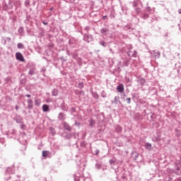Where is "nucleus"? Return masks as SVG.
<instances>
[{
    "label": "nucleus",
    "instance_id": "c756f323",
    "mask_svg": "<svg viewBox=\"0 0 181 181\" xmlns=\"http://www.w3.org/2000/svg\"><path fill=\"white\" fill-rule=\"evenodd\" d=\"M6 173H11V168H8L6 169Z\"/></svg>",
    "mask_w": 181,
    "mask_h": 181
},
{
    "label": "nucleus",
    "instance_id": "72a5a7b5",
    "mask_svg": "<svg viewBox=\"0 0 181 181\" xmlns=\"http://www.w3.org/2000/svg\"><path fill=\"white\" fill-rule=\"evenodd\" d=\"M83 83H79V88H83Z\"/></svg>",
    "mask_w": 181,
    "mask_h": 181
},
{
    "label": "nucleus",
    "instance_id": "ea45409f",
    "mask_svg": "<svg viewBox=\"0 0 181 181\" xmlns=\"http://www.w3.org/2000/svg\"><path fill=\"white\" fill-rule=\"evenodd\" d=\"M27 98H31V95H26Z\"/></svg>",
    "mask_w": 181,
    "mask_h": 181
},
{
    "label": "nucleus",
    "instance_id": "393cba45",
    "mask_svg": "<svg viewBox=\"0 0 181 181\" xmlns=\"http://www.w3.org/2000/svg\"><path fill=\"white\" fill-rule=\"evenodd\" d=\"M95 168L100 170L101 168V164H96Z\"/></svg>",
    "mask_w": 181,
    "mask_h": 181
},
{
    "label": "nucleus",
    "instance_id": "7ed1b4c3",
    "mask_svg": "<svg viewBox=\"0 0 181 181\" xmlns=\"http://www.w3.org/2000/svg\"><path fill=\"white\" fill-rule=\"evenodd\" d=\"M128 55L134 56V57H136V56H137V52H136V51H132V49L130 48L128 52Z\"/></svg>",
    "mask_w": 181,
    "mask_h": 181
},
{
    "label": "nucleus",
    "instance_id": "2f4dec72",
    "mask_svg": "<svg viewBox=\"0 0 181 181\" xmlns=\"http://www.w3.org/2000/svg\"><path fill=\"white\" fill-rule=\"evenodd\" d=\"M117 130L118 132H122V127H120V126H118Z\"/></svg>",
    "mask_w": 181,
    "mask_h": 181
},
{
    "label": "nucleus",
    "instance_id": "6ab92c4d",
    "mask_svg": "<svg viewBox=\"0 0 181 181\" xmlns=\"http://www.w3.org/2000/svg\"><path fill=\"white\" fill-rule=\"evenodd\" d=\"M29 74H35V69L33 68V69H30L29 71Z\"/></svg>",
    "mask_w": 181,
    "mask_h": 181
},
{
    "label": "nucleus",
    "instance_id": "ddd939ff",
    "mask_svg": "<svg viewBox=\"0 0 181 181\" xmlns=\"http://www.w3.org/2000/svg\"><path fill=\"white\" fill-rule=\"evenodd\" d=\"M58 119H59V120H64L65 119L64 115H63V113H59Z\"/></svg>",
    "mask_w": 181,
    "mask_h": 181
},
{
    "label": "nucleus",
    "instance_id": "de8ad7c7",
    "mask_svg": "<svg viewBox=\"0 0 181 181\" xmlns=\"http://www.w3.org/2000/svg\"><path fill=\"white\" fill-rule=\"evenodd\" d=\"M50 9H53V8H52V7H51V8H50Z\"/></svg>",
    "mask_w": 181,
    "mask_h": 181
},
{
    "label": "nucleus",
    "instance_id": "a211bd4d",
    "mask_svg": "<svg viewBox=\"0 0 181 181\" xmlns=\"http://www.w3.org/2000/svg\"><path fill=\"white\" fill-rule=\"evenodd\" d=\"M74 180L75 181H80V177L77 174L75 175Z\"/></svg>",
    "mask_w": 181,
    "mask_h": 181
},
{
    "label": "nucleus",
    "instance_id": "79ce46f5",
    "mask_svg": "<svg viewBox=\"0 0 181 181\" xmlns=\"http://www.w3.org/2000/svg\"><path fill=\"white\" fill-rule=\"evenodd\" d=\"M47 103H49V102H51L50 99H47Z\"/></svg>",
    "mask_w": 181,
    "mask_h": 181
},
{
    "label": "nucleus",
    "instance_id": "c9c22d12",
    "mask_svg": "<svg viewBox=\"0 0 181 181\" xmlns=\"http://www.w3.org/2000/svg\"><path fill=\"white\" fill-rule=\"evenodd\" d=\"M71 112H76V109H74V107H72V109H71Z\"/></svg>",
    "mask_w": 181,
    "mask_h": 181
},
{
    "label": "nucleus",
    "instance_id": "c03bdc74",
    "mask_svg": "<svg viewBox=\"0 0 181 181\" xmlns=\"http://www.w3.org/2000/svg\"><path fill=\"white\" fill-rule=\"evenodd\" d=\"M98 153H99V150H97L96 154H98Z\"/></svg>",
    "mask_w": 181,
    "mask_h": 181
},
{
    "label": "nucleus",
    "instance_id": "a878e982",
    "mask_svg": "<svg viewBox=\"0 0 181 181\" xmlns=\"http://www.w3.org/2000/svg\"><path fill=\"white\" fill-rule=\"evenodd\" d=\"M18 32H20L21 33H23V28H22V27L19 28Z\"/></svg>",
    "mask_w": 181,
    "mask_h": 181
},
{
    "label": "nucleus",
    "instance_id": "bb28decb",
    "mask_svg": "<svg viewBox=\"0 0 181 181\" xmlns=\"http://www.w3.org/2000/svg\"><path fill=\"white\" fill-rule=\"evenodd\" d=\"M116 160L112 159L110 160V164H114L115 163Z\"/></svg>",
    "mask_w": 181,
    "mask_h": 181
},
{
    "label": "nucleus",
    "instance_id": "39448f33",
    "mask_svg": "<svg viewBox=\"0 0 181 181\" xmlns=\"http://www.w3.org/2000/svg\"><path fill=\"white\" fill-rule=\"evenodd\" d=\"M117 90L119 93H122V92L124 90V85H119Z\"/></svg>",
    "mask_w": 181,
    "mask_h": 181
},
{
    "label": "nucleus",
    "instance_id": "b1692460",
    "mask_svg": "<svg viewBox=\"0 0 181 181\" xmlns=\"http://www.w3.org/2000/svg\"><path fill=\"white\" fill-rule=\"evenodd\" d=\"M135 11H136V13H140L141 10V8H136Z\"/></svg>",
    "mask_w": 181,
    "mask_h": 181
},
{
    "label": "nucleus",
    "instance_id": "4468645a",
    "mask_svg": "<svg viewBox=\"0 0 181 181\" xmlns=\"http://www.w3.org/2000/svg\"><path fill=\"white\" fill-rule=\"evenodd\" d=\"M41 100L40 99H35V104L36 106H40Z\"/></svg>",
    "mask_w": 181,
    "mask_h": 181
},
{
    "label": "nucleus",
    "instance_id": "412c9836",
    "mask_svg": "<svg viewBox=\"0 0 181 181\" xmlns=\"http://www.w3.org/2000/svg\"><path fill=\"white\" fill-rule=\"evenodd\" d=\"M146 11H148V12H151V13H153V11H152L151 6H147L146 8Z\"/></svg>",
    "mask_w": 181,
    "mask_h": 181
},
{
    "label": "nucleus",
    "instance_id": "e433bc0d",
    "mask_svg": "<svg viewBox=\"0 0 181 181\" xmlns=\"http://www.w3.org/2000/svg\"><path fill=\"white\" fill-rule=\"evenodd\" d=\"M15 108H16V110H18L19 106L16 105V106L15 107Z\"/></svg>",
    "mask_w": 181,
    "mask_h": 181
},
{
    "label": "nucleus",
    "instance_id": "0eeeda50",
    "mask_svg": "<svg viewBox=\"0 0 181 181\" xmlns=\"http://www.w3.org/2000/svg\"><path fill=\"white\" fill-rule=\"evenodd\" d=\"M144 147L146 148V150H152V144H151V143H146Z\"/></svg>",
    "mask_w": 181,
    "mask_h": 181
},
{
    "label": "nucleus",
    "instance_id": "9d476101",
    "mask_svg": "<svg viewBox=\"0 0 181 181\" xmlns=\"http://www.w3.org/2000/svg\"><path fill=\"white\" fill-rule=\"evenodd\" d=\"M100 32L103 35H106L107 32H108V29L107 28H103L102 29H100Z\"/></svg>",
    "mask_w": 181,
    "mask_h": 181
},
{
    "label": "nucleus",
    "instance_id": "1a4fd4ad",
    "mask_svg": "<svg viewBox=\"0 0 181 181\" xmlns=\"http://www.w3.org/2000/svg\"><path fill=\"white\" fill-rule=\"evenodd\" d=\"M49 107L47 105H43L42 106V111L43 112H49Z\"/></svg>",
    "mask_w": 181,
    "mask_h": 181
},
{
    "label": "nucleus",
    "instance_id": "cd10ccee",
    "mask_svg": "<svg viewBox=\"0 0 181 181\" xmlns=\"http://www.w3.org/2000/svg\"><path fill=\"white\" fill-rule=\"evenodd\" d=\"M83 181H92L91 178L87 177L83 180Z\"/></svg>",
    "mask_w": 181,
    "mask_h": 181
},
{
    "label": "nucleus",
    "instance_id": "a19ab883",
    "mask_svg": "<svg viewBox=\"0 0 181 181\" xmlns=\"http://www.w3.org/2000/svg\"><path fill=\"white\" fill-rule=\"evenodd\" d=\"M178 12H179V13H181V8H180V9H178Z\"/></svg>",
    "mask_w": 181,
    "mask_h": 181
},
{
    "label": "nucleus",
    "instance_id": "37998d69",
    "mask_svg": "<svg viewBox=\"0 0 181 181\" xmlns=\"http://www.w3.org/2000/svg\"><path fill=\"white\" fill-rule=\"evenodd\" d=\"M177 170L179 171L180 170V167H177Z\"/></svg>",
    "mask_w": 181,
    "mask_h": 181
},
{
    "label": "nucleus",
    "instance_id": "4c0bfd02",
    "mask_svg": "<svg viewBox=\"0 0 181 181\" xmlns=\"http://www.w3.org/2000/svg\"><path fill=\"white\" fill-rule=\"evenodd\" d=\"M85 29H86V30H88L89 29V26H86Z\"/></svg>",
    "mask_w": 181,
    "mask_h": 181
},
{
    "label": "nucleus",
    "instance_id": "f704fd0d",
    "mask_svg": "<svg viewBox=\"0 0 181 181\" xmlns=\"http://www.w3.org/2000/svg\"><path fill=\"white\" fill-rule=\"evenodd\" d=\"M42 23H44V25H47L48 24V23L45 22V21H42Z\"/></svg>",
    "mask_w": 181,
    "mask_h": 181
},
{
    "label": "nucleus",
    "instance_id": "a18cd8bd",
    "mask_svg": "<svg viewBox=\"0 0 181 181\" xmlns=\"http://www.w3.org/2000/svg\"><path fill=\"white\" fill-rule=\"evenodd\" d=\"M25 4H29V1H25Z\"/></svg>",
    "mask_w": 181,
    "mask_h": 181
},
{
    "label": "nucleus",
    "instance_id": "58836bf2",
    "mask_svg": "<svg viewBox=\"0 0 181 181\" xmlns=\"http://www.w3.org/2000/svg\"><path fill=\"white\" fill-rule=\"evenodd\" d=\"M21 129H25V127L23 124H21Z\"/></svg>",
    "mask_w": 181,
    "mask_h": 181
},
{
    "label": "nucleus",
    "instance_id": "473e14b6",
    "mask_svg": "<svg viewBox=\"0 0 181 181\" xmlns=\"http://www.w3.org/2000/svg\"><path fill=\"white\" fill-rule=\"evenodd\" d=\"M114 103H116V104L117 103V97L115 98Z\"/></svg>",
    "mask_w": 181,
    "mask_h": 181
},
{
    "label": "nucleus",
    "instance_id": "f3484780",
    "mask_svg": "<svg viewBox=\"0 0 181 181\" xmlns=\"http://www.w3.org/2000/svg\"><path fill=\"white\" fill-rule=\"evenodd\" d=\"M141 16H142L144 19H146L147 18H148L149 15H148V13H144L143 15H141Z\"/></svg>",
    "mask_w": 181,
    "mask_h": 181
},
{
    "label": "nucleus",
    "instance_id": "09e8293b",
    "mask_svg": "<svg viewBox=\"0 0 181 181\" xmlns=\"http://www.w3.org/2000/svg\"><path fill=\"white\" fill-rule=\"evenodd\" d=\"M51 131H52V129H50Z\"/></svg>",
    "mask_w": 181,
    "mask_h": 181
},
{
    "label": "nucleus",
    "instance_id": "f8f14e48",
    "mask_svg": "<svg viewBox=\"0 0 181 181\" xmlns=\"http://www.w3.org/2000/svg\"><path fill=\"white\" fill-rule=\"evenodd\" d=\"M64 129H66V130H68V131L71 130L69 124H68L67 123H64Z\"/></svg>",
    "mask_w": 181,
    "mask_h": 181
},
{
    "label": "nucleus",
    "instance_id": "f257e3e1",
    "mask_svg": "<svg viewBox=\"0 0 181 181\" xmlns=\"http://www.w3.org/2000/svg\"><path fill=\"white\" fill-rule=\"evenodd\" d=\"M16 57L17 60H20V62H25V58L23 55H22L21 52H16Z\"/></svg>",
    "mask_w": 181,
    "mask_h": 181
},
{
    "label": "nucleus",
    "instance_id": "20e7f679",
    "mask_svg": "<svg viewBox=\"0 0 181 181\" xmlns=\"http://www.w3.org/2000/svg\"><path fill=\"white\" fill-rule=\"evenodd\" d=\"M151 57H160V52H156V51H152V52H151Z\"/></svg>",
    "mask_w": 181,
    "mask_h": 181
},
{
    "label": "nucleus",
    "instance_id": "aec40b11",
    "mask_svg": "<svg viewBox=\"0 0 181 181\" xmlns=\"http://www.w3.org/2000/svg\"><path fill=\"white\" fill-rule=\"evenodd\" d=\"M95 122L93 119L90 120V126H94Z\"/></svg>",
    "mask_w": 181,
    "mask_h": 181
},
{
    "label": "nucleus",
    "instance_id": "423d86ee",
    "mask_svg": "<svg viewBox=\"0 0 181 181\" xmlns=\"http://www.w3.org/2000/svg\"><path fill=\"white\" fill-rule=\"evenodd\" d=\"M28 109H33V102L32 99H28Z\"/></svg>",
    "mask_w": 181,
    "mask_h": 181
},
{
    "label": "nucleus",
    "instance_id": "49530a36",
    "mask_svg": "<svg viewBox=\"0 0 181 181\" xmlns=\"http://www.w3.org/2000/svg\"><path fill=\"white\" fill-rule=\"evenodd\" d=\"M52 134H55L54 132H52Z\"/></svg>",
    "mask_w": 181,
    "mask_h": 181
},
{
    "label": "nucleus",
    "instance_id": "c85d7f7f",
    "mask_svg": "<svg viewBox=\"0 0 181 181\" xmlns=\"http://www.w3.org/2000/svg\"><path fill=\"white\" fill-rule=\"evenodd\" d=\"M127 101L128 104H130L131 103V98H127Z\"/></svg>",
    "mask_w": 181,
    "mask_h": 181
},
{
    "label": "nucleus",
    "instance_id": "6e6552de",
    "mask_svg": "<svg viewBox=\"0 0 181 181\" xmlns=\"http://www.w3.org/2000/svg\"><path fill=\"white\" fill-rule=\"evenodd\" d=\"M139 156V153H136V151H134V152L132 153V157L134 160H137Z\"/></svg>",
    "mask_w": 181,
    "mask_h": 181
},
{
    "label": "nucleus",
    "instance_id": "dca6fc26",
    "mask_svg": "<svg viewBox=\"0 0 181 181\" xmlns=\"http://www.w3.org/2000/svg\"><path fill=\"white\" fill-rule=\"evenodd\" d=\"M17 47H18V49H23L24 45L23 44H21V42H19V44H18Z\"/></svg>",
    "mask_w": 181,
    "mask_h": 181
},
{
    "label": "nucleus",
    "instance_id": "f03ea898",
    "mask_svg": "<svg viewBox=\"0 0 181 181\" xmlns=\"http://www.w3.org/2000/svg\"><path fill=\"white\" fill-rule=\"evenodd\" d=\"M83 39H84V40H86V42H91L93 38L92 35H84Z\"/></svg>",
    "mask_w": 181,
    "mask_h": 181
},
{
    "label": "nucleus",
    "instance_id": "5701e85b",
    "mask_svg": "<svg viewBox=\"0 0 181 181\" xmlns=\"http://www.w3.org/2000/svg\"><path fill=\"white\" fill-rule=\"evenodd\" d=\"M139 82H140V83H141V85H144L146 81H145V79H140V81H139Z\"/></svg>",
    "mask_w": 181,
    "mask_h": 181
},
{
    "label": "nucleus",
    "instance_id": "2eb2a0df",
    "mask_svg": "<svg viewBox=\"0 0 181 181\" xmlns=\"http://www.w3.org/2000/svg\"><path fill=\"white\" fill-rule=\"evenodd\" d=\"M49 156V151H42V157H47Z\"/></svg>",
    "mask_w": 181,
    "mask_h": 181
},
{
    "label": "nucleus",
    "instance_id": "4be33fe9",
    "mask_svg": "<svg viewBox=\"0 0 181 181\" xmlns=\"http://www.w3.org/2000/svg\"><path fill=\"white\" fill-rule=\"evenodd\" d=\"M100 44L102 45V46H106V45H107L104 40H100Z\"/></svg>",
    "mask_w": 181,
    "mask_h": 181
},
{
    "label": "nucleus",
    "instance_id": "7c9ffc66",
    "mask_svg": "<svg viewBox=\"0 0 181 181\" xmlns=\"http://www.w3.org/2000/svg\"><path fill=\"white\" fill-rule=\"evenodd\" d=\"M133 6H137V2L136 1L133 2Z\"/></svg>",
    "mask_w": 181,
    "mask_h": 181
},
{
    "label": "nucleus",
    "instance_id": "9b49d317",
    "mask_svg": "<svg viewBox=\"0 0 181 181\" xmlns=\"http://www.w3.org/2000/svg\"><path fill=\"white\" fill-rule=\"evenodd\" d=\"M52 96H57L59 95V91L57 89H54L52 92Z\"/></svg>",
    "mask_w": 181,
    "mask_h": 181
}]
</instances>
